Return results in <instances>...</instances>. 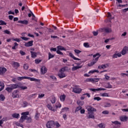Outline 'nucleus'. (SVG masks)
<instances>
[{
    "label": "nucleus",
    "mask_w": 128,
    "mask_h": 128,
    "mask_svg": "<svg viewBox=\"0 0 128 128\" xmlns=\"http://www.w3.org/2000/svg\"><path fill=\"white\" fill-rule=\"evenodd\" d=\"M86 108L88 112L86 118H94V112H96V109L91 106H86Z\"/></svg>",
    "instance_id": "obj_1"
},
{
    "label": "nucleus",
    "mask_w": 128,
    "mask_h": 128,
    "mask_svg": "<svg viewBox=\"0 0 128 128\" xmlns=\"http://www.w3.org/2000/svg\"><path fill=\"white\" fill-rule=\"evenodd\" d=\"M30 80V82H40V80L39 79H36L34 78H30L28 76H21V77H18V80Z\"/></svg>",
    "instance_id": "obj_2"
},
{
    "label": "nucleus",
    "mask_w": 128,
    "mask_h": 128,
    "mask_svg": "<svg viewBox=\"0 0 128 128\" xmlns=\"http://www.w3.org/2000/svg\"><path fill=\"white\" fill-rule=\"evenodd\" d=\"M98 56V57H96ZM100 53H96V54L93 55V58H96L94 59H93L92 61L90 62L88 64V66H92L94 64H96L98 60V58H100Z\"/></svg>",
    "instance_id": "obj_3"
},
{
    "label": "nucleus",
    "mask_w": 128,
    "mask_h": 128,
    "mask_svg": "<svg viewBox=\"0 0 128 128\" xmlns=\"http://www.w3.org/2000/svg\"><path fill=\"white\" fill-rule=\"evenodd\" d=\"M67 68L68 67L64 66L60 69L59 72L58 73V76H59L60 78H64L66 76V74H64V72H66Z\"/></svg>",
    "instance_id": "obj_4"
},
{
    "label": "nucleus",
    "mask_w": 128,
    "mask_h": 128,
    "mask_svg": "<svg viewBox=\"0 0 128 128\" xmlns=\"http://www.w3.org/2000/svg\"><path fill=\"white\" fill-rule=\"evenodd\" d=\"M9 87H7L6 88V90L8 92H10L12 90H16V88H20V86H18V84H12L8 86Z\"/></svg>",
    "instance_id": "obj_5"
},
{
    "label": "nucleus",
    "mask_w": 128,
    "mask_h": 128,
    "mask_svg": "<svg viewBox=\"0 0 128 128\" xmlns=\"http://www.w3.org/2000/svg\"><path fill=\"white\" fill-rule=\"evenodd\" d=\"M30 114V112H23L22 113V116L20 120V122H24L25 120H26L27 116Z\"/></svg>",
    "instance_id": "obj_6"
},
{
    "label": "nucleus",
    "mask_w": 128,
    "mask_h": 128,
    "mask_svg": "<svg viewBox=\"0 0 128 128\" xmlns=\"http://www.w3.org/2000/svg\"><path fill=\"white\" fill-rule=\"evenodd\" d=\"M12 98H20V94L18 93V90H14L12 93Z\"/></svg>",
    "instance_id": "obj_7"
},
{
    "label": "nucleus",
    "mask_w": 128,
    "mask_h": 128,
    "mask_svg": "<svg viewBox=\"0 0 128 128\" xmlns=\"http://www.w3.org/2000/svg\"><path fill=\"white\" fill-rule=\"evenodd\" d=\"M100 32H106V34H110V32H112V28L106 27L101 29H100Z\"/></svg>",
    "instance_id": "obj_8"
},
{
    "label": "nucleus",
    "mask_w": 128,
    "mask_h": 128,
    "mask_svg": "<svg viewBox=\"0 0 128 128\" xmlns=\"http://www.w3.org/2000/svg\"><path fill=\"white\" fill-rule=\"evenodd\" d=\"M82 90L80 88H78L76 86L72 88V92L75 94H80Z\"/></svg>",
    "instance_id": "obj_9"
},
{
    "label": "nucleus",
    "mask_w": 128,
    "mask_h": 128,
    "mask_svg": "<svg viewBox=\"0 0 128 128\" xmlns=\"http://www.w3.org/2000/svg\"><path fill=\"white\" fill-rule=\"evenodd\" d=\"M46 126L48 128H52L54 126V121H49L46 124Z\"/></svg>",
    "instance_id": "obj_10"
},
{
    "label": "nucleus",
    "mask_w": 128,
    "mask_h": 128,
    "mask_svg": "<svg viewBox=\"0 0 128 128\" xmlns=\"http://www.w3.org/2000/svg\"><path fill=\"white\" fill-rule=\"evenodd\" d=\"M91 92H100V90H106V88H89Z\"/></svg>",
    "instance_id": "obj_11"
},
{
    "label": "nucleus",
    "mask_w": 128,
    "mask_h": 128,
    "mask_svg": "<svg viewBox=\"0 0 128 128\" xmlns=\"http://www.w3.org/2000/svg\"><path fill=\"white\" fill-rule=\"evenodd\" d=\"M6 72V68L4 67H0V76H2Z\"/></svg>",
    "instance_id": "obj_12"
},
{
    "label": "nucleus",
    "mask_w": 128,
    "mask_h": 128,
    "mask_svg": "<svg viewBox=\"0 0 128 128\" xmlns=\"http://www.w3.org/2000/svg\"><path fill=\"white\" fill-rule=\"evenodd\" d=\"M48 72V69L46 68V66H42L40 70L41 74H44Z\"/></svg>",
    "instance_id": "obj_13"
},
{
    "label": "nucleus",
    "mask_w": 128,
    "mask_h": 128,
    "mask_svg": "<svg viewBox=\"0 0 128 128\" xmlns=\"http://www.w3.org/2000/svg\"><path fill=\"white\" fill-rule=\"evenodd\" d=\"M33 44H34V40H31L28 42H26L24 44V46H26L27 48H30V46H32Z\"/></svg>",
    "instance_id": "obj_14"
},
{
    "label": "nucleus",
    "mask_w": 128,
    "mask_h": 128,
    "mask_svg": "<svg viewBox=\"0 0 128 128\" xmlns=\"http://www.w3.org/2000/svg\"><path fill=\"white\" fill-rule=\"evenodd\" d=\"M120 56H122V54L118 52H116L112 55V58H120Z\"/></svg>",
    "instance_id": "obj_15"
},
{
    "label": "nucleus",
    "mask_w": 128,
    "mask_h": 128,
    "mask_svg": "<svg viewBox=\"0 0 128 128\" xmlns=\"http://www.w3.org/2000/svg\"><path fill=\"white\" fill-rule=\"evenodd\" d=\"M112 124H114L116 126V128H120V124H122V123L118 121H114L112 122Z\"/></svg>",
    "instance_id": "obj_16"
},
{
    "label": "nucleus",
    "mask_w": 128,
    "mask_h": 128,
    "mask_svg": "<svg viewBox=\"0 0 128 128\" xmlns=\"http://www.w3.org/2000/svg\"><path fill=\"white\" fill-rule=\"evenodd\" d=\"M108 66H109L108 64H102L101 66H98V68H99L100 70H101V68L104 70V68H108Z\"/></svg>",
    "instance_id": "obj_17"
},
{
    "label": "nucleus",
    "mask_w": 128,
    "mask_h": 128,
    "mask_svg": "<svg viewBox=\"0 0 128 128\" xmlns=\"http://www.w3.org/2000/svg\"><path fill=\"white\" fill-rule=\"evenodd\" d=\"M47 108L48 109H49L50 110H52V112H56V109H55L52 106V104H48L47 105Z\"/></svg>",
    "instance_id": "obj_18"
},
{
    "label": "nucleus",
    "mask_w": 128,
    "mask_h": 128,
    "mask_svg": "<svg viewBox=\"0 0 128 128\" xmlns=\"http://www.w3.org/2000/svg\"><path fill=\"white\" fill-rule=\"evenodd\" d=\"M69 56L70 58H73V60H80V59L76 58V56H74V54H72V52L69 53Z\"/></svg>",
    "instance_id": "obj_19"
},
{
    "label": "nucleus",
    "mask_w": 128,
    "mask_h": 128,
    "mask_svg": "<svg viewBox=\"0 0 128 128\" xmlns=\"http://www.w3.org/2000/svg\"><path fill=\"white\" fill-rule=\"evenodd\" d=\"M20 66V63L18 62H13L12 66H14V68H16V70H18Z\"/></svg>",
    "instance_id": "obj_20"
},
{
    "label": "nucleus",
    "mask_w": 128,
    "mask_h": 128,
    "mask_svg": "<svg viewBox=\"0 0 128 128\" xmlns=\"http://www.w3.org/2000/svg\"><path fill=\"white\" fill-rule=\"evenodd\" d=\"M128 51V48L126 46H125L122 50L121 54H122V56H124L126 54V52Z\"/></svg>",
    "instance_id": "obj_21"
},
{
    "label": "nucleus",
    "mask_w": 128,
    "mask_h": 128,
    "mask_svg": "<svg viewBox=\"0 0 128 128\" xmlns=\"http://www.w3.org/2000/svg\"><path fill=\"white\" fill-rule=\"evenodd\" d=\"M121 122H127L128 121V116H122L120 118Z\"/></svg>",
    "instance_id": "obj_22"
},
{
    "label": "nucleus",
    "mask_w": 128,
    "mask_h": 128,
    "mask_svg": "<svg viewBox=\"0 0 128 128\" xmlns=\"http://www.w3.org/2000/svg\"><path fill=\"white\" fill-rule=\"evenodd\" d=\"M18 23L22 24H28V21L27 20H18Z\"/></svg>",
    "instance_id": "obj_23"
},
{
    "label": "nucleus",
    "mask_w": 128,
    "mask_h": 128,
    "mask_svg": "<svg viewBox=\"0 0 128 128\" xmlns=\"http://www.w3.org/2000/svg\"><path fill=\"white\" fill-rule=\"evenodd\" d=\"M66 94H64L60 96V100L61 102H64L66 100Z\"/></svg>",
    "instance_id": "obj_24"
},
{
    "label": "nucleus",
    "mask_w": 128,
    "mask_h": 128,
    "mask_svg": "<svg viewBox=\"0 0 128 128\" xmlns=\"http://www.w3.org/2000/svg\"><path fill=\"white\" fill-rule=\"evenodd\" d=\"M30 54L32 58H36V56H38V53L33 51H30Z\"/></svg>",
    "instance_id": "obj_25"
},
{
    "label": "nucleus",
    "mask_w": 128,
    "mask_h": 128,
    "mask_svg": "<svg viewBox=\"0 0 128 128\" xmlns=\"http://www.w3.org/2000/svg\"><path fill=\"white\" fill-rule=\"evenodd\" d=\"M68 107H64V108H62L60 112V114H62V112H68Z\"/></svg>",
    "instance_id": "obj_26"
},
{
    "label": "nucleus",
    "mask_w": 128,
    "mask_h": 128,
    "mask_svg": "<svg viewBox=\"0 0 128 128\" xmlns=\"http://www.w3.org/2000/svg\"><path fill=\"white\" fill-rule=\"evenodd\" d=\"M82 68V66H74L72 68V72H74V70H78V68Z\"/></svg>",
    "instance_id": "obj_27"
},
{
    "label": "nucleus",
    "mask_w": 128,
    "mask_h": 128,
    "mask_svg": "<svg viewBox=\"0 0 128 128\" xmlns=\"http://www.w3.org/2000/svg\"><path fill=\"white\" fill-rule=\"evenodd\" d=\"M50 102L52 104H56V98L54 96H51Z\"/></svg>",
    "instance_id": "obj_28"
},
{
    "label": "nucleus",
    "mask_w": 128,
    "mask_h": 128,
    "mask_svg": "<svg viewBox=\"0 0 128 128\" xmlns=\"http://www.w3.org/2000/svg\"><path fill=\"white\" fill-rule=\"evenodd\" d=\"M0 86H1V88H0V92H2V90H4V83L0 82Z\"/></svg>",
    "instance_id": "obj_29"
},
{
    "label": "nucleus",
    "mask_w": 128,
    "mask_h": 128,
    "mask_svg": "<svg viewBox=\"0 0 128 128\" xmlns=\"http://www.w3.org/2000/svg\"><path fill=\"white\" fill-rule=\"evenodd\" d=\"M12 116L14 118H20V114L14 113V114H12Z\"/></svg>",
    "instance_id": "obj_30"
},
{
    "label": "nucleus",
    "mask_w": 128,
    "mask_h": 128,
    "mask_svg": "<svg viewBox=\"0 0 128 128\" xmlns=\"http://www.w3.org/2000/svg\"><path fill=\"white\" fill-rule=\"evenodd\" d=\"M105 87L106 88H112V86L110 84V82H108L106 84Z\"/></svg>",
    "instance_id": "obj_31"
},
{
    "label": "nucleus",
    "mask_w": 128,
    "mask_h": 128,
    "mask_svg": "<svg viewBox=\"0 0 128 128\" xmlns=\"http://www.w3.org/2000/svg\"><path fill=\"white\" fill-rule=\"evenodd\" d=\"M57 50H66V48L62 46H57Z\"/></svg>",
    "instance_id": "obj_32"
},
{
    "label": "nucleus",
    "mask_w": 128,
    "mask_h": 128,
    "mask_svg": "<svg viewBox=\"0 0 128 128\" xmlns=\"http://www.w3.org/2000/svg\"><path fill=\"white\" fill-rule=\"evenodd\" d=\"M98 126L100 128H106V125L104 124L101 123L98 124Z\"/></svg>",
    "instance_id": "obj_33"
},
{
    "label": "nucleus",
    "mask_w": 128,
    "mask_h": 128,
    "mask_svg": "<svg viewBox=\"0 0 128 128\" xmlns=\"http://www.w3.org/2000/svg\"><path fill=\"white\" fill-rule=\"evenodd\" d=\"M56 108H62V104L59 102H57L56 104Z\"/></svg>",
    "instance_id": "obj_34"
},
{
    "label": "nucleus",
    "mask_w": 128,
    "mask_h": 128,
    "mask_svg": "<svg viewBox=\"0 0 128 128\" xmlns=\"http://www.w3.org/2000/svg\"><path fill=\"white\" fill-rule=\"evenodd\" d=\"M4 100H6V97H4V96L2 94H0V100L4 102Z\"/></svg>",
    "instance_id": "obj_35"
},
{
    "label": "nucleus",
    "mask_w": 128,
    "mask_h": 128,
    "mask_svg": "<svg viewBox=\"0 0 128 128\" xmlns=\"http://www.w3.org/2000/svg\"><path fill=\"white\" fill-rule=\"evenodd\" d=\"M112 106L110 103L106 102L104 104V108H110Z\"/></svg>",
    "instance_id": "obj_36"
},
{
    "label": "nucleus",
    "mask_w": 128,
    "mask_h": 128,
    "mask_svg": "<svg viewBox=\"0 0 128 128\" xmlns=\"http://www.w3.org/2000/svg\"><path fill=\"white\" fill-rule=\"evenodd\" d=\"M74 52L76 53V55L78 56V54H80V52H82V51H80V50H74Z\"/></svg>",
    "instance_id": "obj_37"
},
{
    "label": "nucleus",
    "mask_w": 128,
    "mask_h": 128,
    "mask_svg": "<svg viewBox=\"0 0 128 128\" xmlns=\"http://www.w3.org/2000/svg\"><path fill=\"white\" fill-rule=\"evenodd\" d=\"M18 44L16 42L14 43V46L12 47V50H16L18 48Z\"/></svg>",
    "instance_id": "obj_38"
},
{
    "label": "nucleus",
    "mask_w": 128,
    "mask_h": 128,
    "mask_svg": "<svg viewBox=\"0 0 128 128\" xmlns=\"http://www.w3.org/2000/svg\"><path fill=\"white\" fill-rule=\"evenodd\" d=\"M100 80L98 78H92V83L98 82Z\"/></svg>",
    "instance_id": "obj_39"
},
{
    "label": "nucleus",
    "mask_w": 128,
    "mask_h": 128,
    "mask_svg": "<svg viewBox=\"0 0 128 128\" xmlns=\"http://www.w3.org/2000/svg\"><path fill=\"white\" fill-rule=\"evenodd\" d=\"M0 26H6V22L2 20H0Z\"/></svg>",
    "instance_id": "obj_40"
},
{
    "label": "nucleus",
    "mask_w": 128,
    "mask_h": 128,
    "mask_svg": "<svg viewBox=\"0 0 128 128\" xmlns=\"http://www.w3.org/2000/svg\"><path fill=\"white\" fill-rule=\"evenodd\" d=\"M94 72L98 74L99 72L98 70H92L88 72V74H94Z\"/></svg>",
    "instance_id": "obj_41"
},
{
    "label": "nucleus",
    "mask_w": 128,
    "mask_h": 128,
    "mask_svg": "<svg viewBox=\"0 0 128 128\" xmlns=\"http://www.w3.org/2000/svg\"><path fill=\"white\" fill-rule=\"evenodd\" d=\"M54 58V55L50 54V52L48 53V60H50V58Z\"/></svg>",
    "instance_id": "obj_42"
},
{
    "label": "nucleus",
    "mask_w": 128,
    "mask_h": 128,
    "mask_svg": "<svg viewBox=\"0 0 128 128\" xmlns=\"http://www.w3.org/2000/svg\"><path fill=\"white\" fill-rule=\"evenodd\" d=\"M54 126H56V128H60V123H58V122H56V123H54Z\"/></svg>",
    "instance_id": "obj_43"
},
{
    "label": "nucleus",
    "mask_w": 128,
    "mask_h": 128,
    "mask_svg": "<svg viewBox=\"0 0 128 128\" xmlns=\"http://www.w3.org/2000/svg\"><path fill=\"white\" fill-rule=\"evenodd\" d=\"M4 32L6 34H10V31L8 30H4Z\"/></svg>",
    "instance_id": "obj_44"
},
{
    "label": "nucleus",
    "mask_w": 128,
    "mask_h": 128,
    "mask_svg": "<svg viewBox=\"0 0 128 128\" xmlns=\"http://www.w3.org/2000/svg\"><path fill=\"white\" fill-rule=\"evenodd\" d=\"M86 82H92V78H88L86 80Z\"/></svg>",
    "instance_id": "obj_45"
},
{
    "label": "nucleus",
    "mask_w": 128,
    "mask_h": 128,
    "mask_svg": "<svg viewBox=\"0 0 128 128\" xmlns=\"http://www.w3.org/2000/svg\"><path fill=\"white\" fill-rule=\"evenodd\" d=\"M26 120H27V122H32V118H30V117H28L27 116V118H26Z\"/></svg>",
    "instance_id": "obj_46"
},
{
    "label": "nucleus",
    "mask_w": 128,
    "mask_h": 128,
    "mask_svg": "<svg viewBox=\"0 0 128 128\" xmlns=\"http://www.w3.org/2000/svg\"><path fill=\"white\" fill-rule=\"evenodd\" d=\"M94 100H98V102L99 100H102V98H100V97H98V96L94 97Z\"/></svg>",
    "instance_id": "obj_47"
},
{
    "label": "nucleus",
    "mask_w": 128,
    "mask_h": 128,
    "mask_svg": "<svg viewBox=\"0 0 128 128\" xmlns=\"http://www.w3.org/2000/svg\"><path fill=\"white\" fill-rule=\"evenodd\" d=\"M100 96H108V93H102L100 94Z\"/></svg>",
    "instance_id": "obj_48"
},
{
    "label": "nucleus",
    "mask_w": 128,
    "mask_h": 128,
    "mask_svg": "<svg viewBox=\"0 0 128 128\" xmlns=\"http://www.w3.org/2000/svg\"><path fill=\"white\" fill-rule=\"evenodd\" d=\"M108 16L109 18V22H110V20H112V18H110L112 16V14H110V13L108 12Z\"/></svg>",
    "instance_id": "obj_49"
},
{
    "label": "nucleus",
    "mask_w": 128,
    "mask_h": 128,
    "mask_svg": "<svg viewBox=\"0 0 128 128\" xmlns=\"http://www.w3.org/2000/svg\"><path fill=\"white\" fill-rule=\"evenodd\" d=\"M82 108L80 106H79L78 107H77L75 110V112H78V110H82Z\"/></svg>",
    "instance_id": "obj_50"
},
{
    "label": "nucleus",
    "mask_w": 128,
    "mask_h": 128,
    "mask_svg": "<svg viewBox=\"0 0 128 128\" xmlns=\"http://www.w3.org/2000/svg\"><path fill=\"white\" fill-rule=\"evenodd\" d=\"M56 53L58 54H60L61 56H64V53H62V52H60V50H57Z\"/></svg>",
    "instance_id": "obj_51"
},
{
    "label": "nucleus",
    "mask_w": 128,
    "mask_h": 128,
    "mask_svg": "<svg viewBox=\"0 0 128 128\" xmlns=\"http://www.w3.org/2000/svg\"><path fill=\"white\" fill-rule=\"evenodd\" d=\"M42 62V60H38V59H36L35 60V63L36 64H40V62Z\"/></svg>",
    "instance_id": "obj_52"
},
{
    "label": "nucleus",
    "mask_w": 128,
    "mask_h": 128,
    "mask_svg": "<svg viewBox=\"0 0 128 128\" xmlns=\"http://www.w3.org/2000/svg\"><path fill=\"white\" fill-rule=\"evenodd\" d=\"M102 114H110V112H108V110H104L102 112Z\"/></svg>",
    "instance_id": "obj_53"
},
{
    "label": "nucleus",
    "mask_w": 128,
    "mask_h": 128,
    "mask_svg": "<svg viewBox=\"0 0 128 128\" xmlns=\"http://www.w3.org/2000/svg\"><path fill=\"white\" fill-rule=\"evenodd\" d=\"M84 46L85 48H90V45L88 44V42H84Z\"/></svg>",
    "instance_id": "obj_54"
},
{
    "label": "nucleus",
    "mask_w": 128,
    "mask_h": 128,
    "mask_svg": "<svg viewBox=\"0 0 128 128\" xmlns=\"http://www.w3.org/2000/svg\"><path fill=\"white\" fill-rule=\"evenodd\" d=\"M24 70H28V64H24Z\"/></svg>",
    "instance_id": "obj_55"
},
{
    "label": "nucleus",
    "mask_w": 128,
    "mask_h": 128,
    "mask_svg": "<svg viewBox=\"0 0 128 128\" xmlns=\"http://www.w3.org/2000/svg\"><path fill=\"white\" fill-rule=\"evenodd\" d=\"M12 40L14 42H20V40L18 38H13Z\"/></svg>",
    "instance_id": "obj_56"
},
{
    "label": "nucleus",
    "mask_w": 128,
    "mask_h": 128,
    "mask_svg": "<svg viewBox=\"0 0 128 128\" xmlns=\"http://www.w3.org/2000/svg\"><path fill=\"white\" fill-rule=\"evenodd\" d=\"M44 96V94H39L38 98H42Z\"/></svg>",
    "instance_id": "obj_57"
},
{
    "label": "nucleus",
    "mask_w": 128,
    "mask_h": 128,
    "mask_svg": "<svg viewBox=\"0 0 128 128\" xmlns=\"http://www.w3.org/2000/svg\"><path fill=\"white\" fill-rule=\"evenodd\" d=\"M50 78L53 80H56V77L54 76H50Z\"/></svg>",
    "instance_id": "obj_58"
},
{
    "label": "nucleus",
    "mask_w": 128,
    "mask_h": 128,
    "mask_svg": "<svg viewBox=\"0 0 128 128\" xmlns=\"http://www.w3.org/2000/svg\"><path fill=\"white\" fill-rule=\"evenodd\" d=\"M21 38L24 40H30V38H28L26 37H21Z\"/></svg>",
    "instance_id": "obj_59"
},
{
    "label": "nucleus",
    "mask_w": 128,
    "mask_h": 128,
    "mask_svg": "<svg viewBox=\"0 0 128 128\" xmlns=\"http://www.w3.org/2000/svg\"><path fill=\"white\" fill-rule=\"evenodd\" d=\"M8 118L6 117H4L2 120H0L3 122H6V120H7Z\"/></svg>",
    "instance_id": "obj_60"
},
{
    "label": "nucleus",
    "mask_w": 128,
    "mask_h": 128,
    "mask_svg": "<svg viewBox=\"0 0 128 128\" xmlns=\"http://www.w3.org/2000/svg\"><path fill=\"white\" fill-rule=\"evenodd\" d=\"M20 54L22 55V56H24V55H26V52H24V51H22V50H20Z\"/></svg>",
    "instance_id": "obj_61"
},
{
    "label": "nucleus",
    "mask_w": 128,
    "mask_h": 128,
    "mask_svg": "<svg viewBox=\"0 0 128 128\" xmlns=\"http://www.w3.org/2000/svg\"><path fill=\"white\" fill-rule=\"evenodd\" d=\"M50 50V52H56V48H52Z\"/></svg>",
    "instance_id": "obj_62"
},
{
    "label": "nucleus",
    "mask_w": 128,
    "mask_h": 128,
    "mask_svg": "<svg viewBox=\"0 0 128 128\" xmlns=\"http://www.w3.org/2000/svg\"><path fill=\"white\" fill-rule=\"evenodd\" d=\"M34 118L36 120H38V114H36Z\"/></svg>",
    "instance_id": "obj_63"
},
{
    "label": "nucleus",
    "mask_w": 128,
    "mask_h": 128,
    "mask_svg": "<svg viewBox=\"0 0 128 128\" xmlns=\"http://www.w3.org/2000/svg\"><path fill=\"white\" fill-rule=\"evenodd\" d=\"M122 112H128V108L122 109Z\"/></svg>",
    "instance_id": "obj_64"
}]
</instances>
